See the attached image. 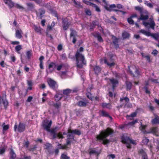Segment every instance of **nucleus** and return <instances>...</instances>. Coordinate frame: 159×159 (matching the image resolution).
<instances>
[{"instance_id":"nucleus-7","label":"nucleus","mask_w":159,"mask_h":159,"mask_svg":"<svg viewBox=\"0 0 159 159\" xmlns=\"http://www.w3.org/2000/svg\"><path fill=\"white\" fill-rule=\"evenodd\" d=\"M36 16L39 19H42L45 13V10L43 8H40L35 11Z\"/></svg>"},{"instance_id":"nucleus-40","label":"nucleus","mask_w":159,"mask_h":159,"mask_svg":"<svg viewBox=\"0 0 159 159\" xmlns=\"http://www.w3.org/2000/svg\"><path fill=\"white\" fill-rule=\"evenodd\" d=\"M58 145L59 146L58 148L59 149H65L66 150L68 148V147L66 146H65V145H62L61 144H58Z\"/></svg>"},{"instance_id":"nucleus-37","label":"nucleus","mask_w":159,"mask_h":159,"mask_svg":"<svg viewBox=\"0 0 159 159\" xmlns=\"http://www.w3.org/2000/svg\"><path fill=\"white\" fill-rule=\"evenodd\" d=\"M74 135L72 133H68L67 135V139H72L74 140Z\"/></svg>"},{"instance_id":"nucleus-43","label":"nucleus","mask_w":159,"mask_h":159,"mask_svg":"<svg viewBox=\"0 0 159 159\" xmlns=\"http://www.w3.org/2000/svg\"><path fill=\"white\" fill-rule=\"evenodd\" d=\"M120 100L121 102H122L123 100H125L126 102L128 103L129 101V99L127 97H123L120 98Z\"/></svg>"},{"instance_id":"nucleus-14","label":"nucleus","mask_w":159,"mask_h":159,"mask_svg":"<svg viewBox=\"0 0 159 159\" xmlns=\"http://www.w3.org/2000/svg\"><path fill=\"white\" fill-rule=\"evenodd\" d=\"M128 72L133 77H137L139 74V70H128Z\"/></svg>"},{"instance_id":"nucleus-20","label":"nucleus","mask_w":159,"mask_h":159,"mask_svg":"<svg viewBox=\"0 0 159 159\" xmlns=\"http://www.w3.org/2000/svg\"><path fill=\"white\" fill-rule=\"evenodd\" d=\"M149 16L148 15H143L142 13H140V17L138 18V20H145L148 19Z\"/></svg>"},{"instance_id":"nucleus-45","label":"nucleus","mask_w":159,"mask_h":159,"mask_svg":"<svg viewBox=\"0 0 159 159\" xmlns=\"http://www.w3.org/2000/svg\"><path fill=\"white\" fill-rule=\"evenodd\" d=\"M71 90L69 89H66L63 90V93L64 94L68 95L71 92Z\"/></svg>"},{"instance_id":"nucleus-58","label":"nucleus","mask_w":159,"mask_h":159,"mask_svg":"<svg viewBox=\"0 0 159 159\" xmlns=\"http://www.w3.org/2000/svg\"><path fill=\"white\" fill-rule=\"evenodd\" d=\"M85 13L86 15L89 16H91L92 14L91 11L89 10H86Z\"/></svg>"},{"instance_id":"nucleus-23","label":"nucleus","mask_w":159,"mask_h":159,"mask_svg":"<svg viewBox=\"0 0 159 159\" xmlns=\"http://www.w3.org/2000/svg\"><path fill=\"white\" fill-rule=\"evenodd\" d=\"M155 118L152 121V124H156L157 123H159V116L155 115Z\"/></svg>"},{"instance_id":"nucleus-38","label":"nucleus","mask_w":159,"mask_h":159,"mask_svg":"<svg viewBox=\"0 0 159 159\" xmlns=\"http://www.w3.org/2000/svg\"><path fill=\"white\" fill-rule=\"evenodd\" d=\"M84 51V48L82 47H80V48L77 50L75 54L78 53L79 55H83L81 53Z\"/></svg>"},{"instance_id":"nucleus-1","label":"nucleus","mask_w":159,"mask_h":159,"mask_svg":"<svg viewBox=\"0 0 159 159\" xmlns=\"http://www.w3.org/2000/svg\"><path fill=\"white\" fill-rule=\"evenodd\" d=\"M113 130L109 128H107L104 131L101 132L100 134L97 136L98 140H101L103 141V143L106 144L110 142L109 140L106 138L109 135L112 134L113 133Z\"/></svg>"},{"instance_id":"nucleus-48","label":"nucleus","mask_w":159,"mask_h":159,"mask_svg":"<svg viewBox=\"0 0 159 159\" xmlns=\"http://www.w3.org/2000/svg\"><path fill=\"white\" fill-rule=\"evenodd\" d=\"M135 9L136 10L138 11H139L140 13H141L143 12L142 9L139 6H136L135 7Z\"/></svg>"},{"instance_id":"nucleus-3","label":"nucleus","mask_w":159,"mask_h":159,"mask_svg":"<svg viewBox=\"0 0 159 159\" xmlns=\"http://www.w3.org/2000/svg\"><path fill=\"white\" fill-rule=\"evenodd\" d=\"M147 126L146 125H142V123H141V126L139 127V129L140 130L142 131L144 134L152 133L157 136L158 135L156 134L158 132V129L157 127H152L147 132L145 130Z\"/></svg>"},{"instance_id":"nucleus-60","label":"nucleus","mask_w":159,"mask_h":159,"mask_svg":"<svg viewBox=\"0 0 159 159\" xmlns=\"http://www.w3.org/2000/svg\"><path fill=\"white\" fill-rule=\"evenodd\" d=\"M57 50L59 51H60L62 50V46L61 45V44H59L57 47Z\"/></svg>"},{"instance_id":"nucleus-2","label":"nucleus","mask_w":159,"mask_h":159,"mask_svg":"<svg viewBox=\"0 0 159 159\" xmlns=\"http://www.w3.org/2000/svg\"><path fill=\"white\" fill-rule=\"evenodd\" d=\"M76 62L77 68L80 69L86 63V61L84 55H79L78 53L75 54Z\"/></svg>"},{"instance_id":"nucleus-61","label":"nucleus","mask_w":159,"mask_h":159,"mask_svg":"<svg viewBox=\"0 0 159 159\" xmlns=\"http://www.w3.org/2000/svg\"><path fill=\"white\" fill-rule=\"evenodd\" d=\"M14 74H12L13 75H16V74H17L18 75H20V74L21 73V72L20 70H16L15 72H14Z\"/></svg>"},{"instance_id":"nucleus-36","label":"nucleus","mask_w":159,"mask_h":159,"mask_svg":"<svg viewBox=\"0 0 159 159\" xmlns=\"http://www.w3.org/2000/svg\"><path fill=\"white\" fill-rule=\"evenodd\" d=\"M11 157L12 159H14L16 157V155L13 150L12 149H11L10 152Z\"/></svg>"},{"instance_id":"nucleus-10","label":"nucleus","mask_w":159,"mask_h":159,"mask_svg":"<svg viewBox=\"0 0 159 159\" xmlns=\"http://www.w3.org/2000/svg\"><path fill=\"white\" fill-rule=\"evenodd\" d=\"M5 4L7 5L10 8L14 6L15 3L11 0H3Z\"/></svg>"},{"instance_id":"nucleus-44","label":"nucleus","mask_w":159,"mask_h":159,"mask_svg":"<svg viewBox=\"0 0 159 159\" xmlns=\"http://www.w3.org/2000/svg\"><path fill=\"white\" fill-rule=\"evenodd\" d=\"M120 100L121 102H122L123 100H125L126 102L128 103L129 101V99L127 97H123L120 98Z\"/></svg>"},{"instance_id":"nucleus-8","label":"nucleus","mask_w":159,"mask_h":159,"mask_svg":"<svg viewBox=\"0 0 159 159\" xmlns=\"http://www.w3.org/2000/svg\"><path fill=\"white\" fill-rule=\"evenodd\" d=\"M0 104H3L5 108V109L7 108L8 102L6 99L5 94H3L2 96L0 97Z\"/></svg>"},{"instance_id":"nucleus-11","label":"nucleus","mask_w":159,"mask_h":159,"mask_svg":"<svg viewBox=\"0 0 159 159\" xmlns=\"http://www.w3.org/2000/svg\"><path fill=\"white\" fill-rule=\"evenodd\" d=\"M67 133H72L73 134H75L78 135H80L81 134L80 131L78 129L72 130L69 129L67 130Z\"/></svg>"},{"instance_id":"nucleus-32","label":"nucleus","mask_w":159,"mask_h":159,"mask_svg":"<svg viewBox=\"0 0 159 159\" xmlns=\"http://www.w3.org/2000/svg\"><path fill=\"white\" fill-rule=\"evenodd\" d=\"M22 49V46L21 45H18L15 48V51L18 54H20V51Z\"/></svg>"},{"instance_id":"nucleus-42","label":"nucleus","mask_w":159,"mask_h":159,"mask_svg":"<svg viewBox=\"0 0 159 159\" xmlns=\"http://www.w3.org/2000/svg\"><path fill=\"white\" fill-rule=\"evenodd\" d=\"M83 2L87 4L88 5H89L90 6H92V7L93 6V4H94L92 3L89 1H86V0H83Z\"/></svg>"},{"instance_id":"nucleus-33","label":"nucleus","mask_w":159,"mask_h":159,"mask_svg":"<svg viewBox=\"0 0 159 159\" xmlns=\"http://www.w3.org/2000/svg\"><path fill=\"white\" fill-rule=\"evenodd\" d=\"M32 54V51L31 50L28 51L26 52V55L28 59L29 60L30 59Z\"/></svg>"},{"instance_id":"nucleus-63","label":"nucleus","mask_w":159,"mask_h":159,"mask_svg":"<svg viewBox=\"0 0 159 159\" xmlns=\"http://www.w3.org/2000/svg\"><path fill=\"white\" fill-rule=\"evenodd\" d=\"M137 112H133L132 113L130 116H128L129 117H135L136 116Z\"/></svg>"},{"instance_id":"nucleus-17","label":"nucleus","mask_w":159,"mask_h":159,"mask_svg":"<svg viewBox=\"0 0 159 159\" xmlns=\"http://www.w3.org/2000/svg\"><path fill=\"white\" fill-rule=\"evenodd\" d=\"M26 5L27 6V9L29 11H32L34 8V5L33 3H27Z\"/></svg>"},{"instance_id":"nucleus-5","label":"nucleus","mask_w":159,"mask_h":159,"mask_svg":"<svg viewBox=\"0 0 159 159\" xmlns=\"http://www.w3.org/2000/svg\"><path fill=\"white\" fill-rule=\"evenodd\" d=\"M121 141L122 143L125 144L126 145L127 147L129 148H130L131 147L130 146V143L134 144V142L130 139L129 137L127 136H125L123 135L121 137Z\"/></svg>"},{"instance_id":"nucleus-24","label":"nucleus","mask_w":159,"mask_h":159,"mask_svg":"<svg viewBox=\"0 0 159 159\" xmlns=\"http://www.w3.org/2000/svg\"><path fill=\"white\" fill-rule=\"evenodd\" d=\"M126 87L127 90H130L132 85V83L129 81H126L125 82Z\"/></svg>"},{"instance_id":"nucleus-28","label":"nucleus","mask_w":159,"mask_h":159,"mask_svg":"<svg viewBox=\"0 0 159 159\" xmlns=\"http://www.w3.org/2000/svg\"><path fill=\"white\" fill-rule=\"evenodd\" d=\"M70 30L71 32L70 34V37H75V36L77 35V32L75 30L72 28H70Z\"/></svg>"},{"instance_id":"nucleus-54","label":"nucleus","mask_w":159,"mask_h":159,"mask_svg":"<svg viewBox=\"0 0 159 159\" xmlns=\"http://www.w3.org/2000/svg\"><path fill=\"white\" fill-rule=\"evenodd\" d=\"M37 148V146L36 145H34L33 147L29 149V150L30 151L33 152L36 150Z\"/></svg>"},{"instance_id":"nucleus-47","label":"nucleus","mask_w":159,"mask_h":159,"mask_svg":"<svg viewBox=\"0 0 159 159\" xmlns=\"http://www.w3.org/2000/svg\"><path fill=\"white\" fill-rule=\"evenodd\" d=\"M14 6L17 8L19 9H24V8L23 7L20 5L19 4H16L15 5L14 4Z\"/></svg>"},{"instance_id":"nucleus-6","label":"nucleus","mask_w":159,"mask_h":159,"mask_svg":"<svg viewBox=\"0 0 159 159\" xmlns=\"http://www.w3.org/2000/svg\"><path fill=\"white\" fill-rule=\"evenodd\" d=\"M62 26L63 29L64 30H66L68 29L70 25V23L68 21V19L66 17L62 18Z\"/></svg>"},{"instance_id":"nucleus-27","label":"nucleus","mask_w":159,"mask_h":159,"mask_svg":"<svg viewBox=\"0 0 159 159\" xmlns=\"http://www.w3.org/2000/svg\"><path fill=\"white\" fill-rule=\"evenodd\" d=\"M63 97V95L62 94L57 93L55 96V99L56 101H58Z\"/></svg>"},{"instance_id":"nucleus-62","label":"nucleus","mask_w":159,"mask_h":159,"mask_svg":"<svg viewBox=\"0 0 159 159\" xmlns=\"http://www.w3.org/2000/svg\"><path fill=\"white\" fill-rule=\"evenodd\" d=\"M67 73V71H61V73H60V74L61 75V76L62 77L63 76H64L66 75Z\"/></svg>"},{"instance_id":"nucleus-13","label":"nucleus","mask_w":159,"mask_h":159,"mask_svg":"<svg viewBox=\"0 0 159 159\" xmlns=\"http://www.w3.org/2000/svg\"><path fill=\"white\" fill-rule=\"evenodd\" d=\"M22 31L20 29L19 30H16L15 33L16 37L19 39H21L22 37Z\"/></svg>"},{"instance_id":"nucleus-46","label":"nucleus","mask_w":159,"mask_h":159,"mask_svg":"<svg viewBox=\"0 0 159 159\" xmlns=\"http://www.w3.org/2000/svg\"><path fill=\"white\" fill-rule=\"evenodd\" d=\"M102 106L103 107H106L110 108V105L109 104L103 103H102Z\"/></svg>"},{"instance_id":"nucleus-35","label":"nucleus","mask_w":159,"mask_h":159,"mask_svg":"<svg viewBox=\"0 0 159 159\" xmlns=\"http://www.w3.org/2000/svg\"><path fill=\"white\" fill-rule=\"evenodd\" d=\"M150 27L152 28V30L154 29V27L155 26V23L153 20H151L150 23H149Z\"/></svg>"},{"instance_id":"nucleus-30","label":"nucleus","mask_w":159,"mask_h":159,"mask_svg":"<svg viewBox=\"0 0 159 159\" xmlns=\"http://www.w3.org/2000/svg\"><path fill=\"white\" fill-rule=\"evenodd\" d=\"M139 155L142 156V157L147 156L146 152L142 149H141L139 150Z\"/></svg>"},{"instance_id":"nucleus-31","label":"nucleus","mask_w":159,"mask_h":159,"mask_svg":"<svg viewBox=\"0 0 159 159\" xmlns=\"http://www.w3.org/2000/svg\"><path fill=\"white\" fill-rule=\"evenodd\" d=\"M139 33H142V34L148 36H150V32L148 31H147L144 30H141L139 31Z\"/></svg>"},{"instance_id":"nucleus-39","label":"nucleus","mask_w":159,"mask_h":159,"mask_svg":"<svg viewBox=\"0 0 159 159\" xmlns=\"http://www.w3.org/2000/svg\"><path fill=\"white\" fill-rule=\"evenodd\" d=\"M127 21L130 25H134V22L132 20V18L130 17L127 18Z\"/></svg>"},{"instance_id":"nucleus-9","label":"nucleus","mask_w":159,"mask_h":159,"mask_svg":"<svg viewBox=\"0 0 159 159\" xmlns=\"http://www.w3.org/2000/svg\"><path fill=\"white\" fill-rule=\"evenodd\" d=\"M112 39H113L112 42L115 46V48L117 49L119 47V45L118 43L119 39L114 36L112 37Z\"/></svg>"},{"instance_id":"nucleus-41","label":"nucleus","mask_w":159,"mask_h":159,"mask_svg":"<svg viewBox=\"0 0 159 159\" xmlns=\"http://www.w3.org/2000/svg\"><path fill=\"white\" fill-rule=\"evenodd\" d=\"M102 115L103 116H106V117H108L109 118H110L111 120L112 119V118L111 116H110L106 112L104 111H102Z\"/></svg>"},{"instance_id":"nucleus-12","label":"nucleus","mask_w":159,"mask_h":159,"mask_svg":"<svg viewBox=\"0 0 159 159\" xmlns=\"http://www.w3.org/2000/svg\"><path fill=\"white\" fill-rule=\"evenodd\" d=\"M111 83L112 84V88L113 90H114L115 87H116V85L118 84V81L117 80L114 79L113 78L109 79Z\"/></svg>"},{"instance_id":"nucleus-26","label":"nucleus","mask_w":159,"mask_h":159,"mask_svg":"<svg viewBox=\"0 0 159 159\" xmlns=\"http://www.w3.org/2000/svg\"><path fill=\"white\" fill-rule=\"evenodd\" d=\"M104 63L107 64L110 67L114 66L115 64V63L114 62H112L111 63L108 62L106 58L104 59Z\"/></svg>"},{"instance_id":"nucleus-50","label":"nucleus","mask_w":159,"mask_h":159,"mask_svg":"<svg viewBox=\"0 0 159 159\" xmlns=\"http://www.w3.org/2000/svg\"><path fill=\"white\" fill-rule=\"evenodd\" d=\"M35 31L37 33H41V30L39 27H38L37 26H35L34 28Z\"/></svg>"},{"instance_id":"nucleus-4","label":"nucleus","mask_w":159,"mask_h":159,"mask_svg":"<svg viewBox=\"0 0 159 159\" xmlns=\"http://www.w3.org/2000/svg\"><path fill=\"white\" fill-rule=\"evenodd\" d=\"M52 124V121H50L48 124L45 123L43 124V127L44 129H46L47 131L50 132L52 134L57 133V131L58 129L57 127H56L51 129H50L51 126Z\"/></svg>"},{"instance_id":"nucleus-21","label":"nucleus","mask_w":159,"mask_h":159,"mask_svg":"<svg viewBox=\"0 0 159 159\" xmlns=\"http://www.w3.org/2000/svg\"><path fill=\"white\" fill-rule=\"evenodd\" d=\"M123 39H128L130 37V34L126 31L124 32L122 34Z\"/></svg>"},{"instance_id":"nucleus-19","label":"nucleus","mask_w":159,"mask_h":159,"mask_svg":"<svg viewBox=\"0 0 159 159\" xmlns=\"http://www.w3.org/2000/svg\"><path fill=\"white\" fill-rule=\"evenodd\" d=\"M98 25V22L96 20L93 21L92 22V23L90 25V30H93V29L95 27L96 25Z\"/></svg>"},{"instance_id":"nucleus-34","label":"nucleus","mask_w":159,"mask_h":159,"mask_svg":"<svg viewBox=\"0 0 159 159\" xmlns=\"http://www.w3.org/2000/svg\"><path fill=\"white\" fill-rule=\"evenodd\" d=\"M56 66L57 65L55 63L53 62H51L49 64L48 67L49 69L51 68H55Z\"/></svg>"},{"instance_id":"nucleus-52","label":"nucleus","mask_w":159,"mask_h":159,"mask_svg":"<svg viewBox=\"0 0 159 159\" xmlns=\"http://www.w3.org/2000/svg\"><path fill=\"white\" fill-rule=\"evenodd\" d=\"M89 153L90 155L92 154H97L98 155L99 154L95 150H91L90 151Z\"/></svg>"},{"instance_id":"nucleus-57","label":"nucleus","mask_w":159,"mask_h":159,"mask_svg":"<svg viewBox=\"0 0 159 159\" xmlns=\"http://www.w3.org/2000/svg\"><path fill=\"white\" fill-rule=\"evenodd\" d=\"M86 95L87 97L89 98V99L90 100L92 99V94L91 93H89V92L87 93L86 94Z\"/></svg>"},{"instance_id":"nucleus-51","label":"nucleus","mask_w":159,"mask_h":159,"mask_svg":"<svg viewBox=\"0 0 159 159\" xmlns=\"http://www.w3.org/2000/svg\"><path fill=\"white\" fill-rule=\"evenodd\" d=\"M61 158L62 159H69L70 157H68L66 155L62 154L61 155Z\"/></svg>"},{"instance_id":"nucleus-56","label":"nucleus","mask_w":159,"mask_h":159,"mask_svg":"<svg viewBox=\"0 0 159 159\" xmlns=\"http://www.w3.org/2000/svg\"><path fill=\"white\" fill-rule=\"evenodd\" d=\"M61 103L60 102L58 103H56V104H54V105H53V106L55 108H59L61 106Z\"/></svg>"},{"instance_id":"nucleus-15","label":"nucleus","mask_w":159,"mask_h":159,"mask_svg":"<svg viewBox=\"0 0 159 159\" xmlns=\"http://www.w3.org/2000/svg\"><path fill=\"white\" fill-rule=\"evenodd\" d=\"M48 83L49 86L52 88L54 89L56 84V82L51 79H49L48 81Z\"/></svg>"},{"instance_id":"nucleus-25","label":"nucleus","mask_w":159,"mask_h":159,"mask_svg":"<svg viewBox=\"0 0 159 159\" xmlns=\"http://www.w3.org/2000/svg\"><path fill=\"white\" fill-rule=\"evenodd\" d=\"M116 7V6L115 4H113L110 5L109 7H108L107 6H105V8L107 11H111L112 10V8H115Z\"/></svg>"},{"instance_id":"nucleus-53","label":"nucleus","mask_w":159,"mask_h":159,"mask_svg":"<svg viewBox=\"0 0 159 159\" xmlns=\"http://www.w3.org/2000/svg\"><path fill=\"white\" fill-rule=\"evenodd\" d=\"M146 60L149 62H150L151 61V60L150 59V57L149 55L146 56L145 57Z\"/></svg>"},{"instance_id":"nucleus-22","label":"nucleus","mask_w":159,"mask_h":159,"mask_svg":"<svg viewBox=\"0 0 159 159\" xmlns=\"http://www.w3.org/2000/svg\"><path fill=\"white\" fill-rule=\"evenodd\" d=\"M87 103L88 102H86L80 101L78 102L77 104L79 106L81 107H85L87 106Z\"/></svg>"},{"instance_id":"nucleus-64","label":"nucleus","mask_w":159,"mask_h":159,"mask_svg":"<svg viewBox=\"0 0 159 159\" xmlns=\"http://www.w3.org/2000/svg\"><path fill=\"white\" fill-rule=\"evenodd\" d=\"M29 143H30L29 141H27L26 142H25V143H24V146H25L27 148H28Z\"/></svg>"},{"instance_id":"nucleus-59","label":"nucleus","mask_w":159,"mask_h":159,"mask_svg":"<svg viewBox=\"0 0 159 159\" xmlns=\"http://www.w3.org/2000/svg\"><path fill=\"white\" fill-rule=\"evenodd\" d=\"M149 142V140L148 139L145 138L144 139H143V143L144 144H147Z\"/></svg>"},{"instance_id":"nucleus-55","label":"nucleus","mask_w":159,"mask_h":159,"mask_svg":"<svg viewBox=\"0 0 159 159\" xmlns=\"http://www.w3.org/2000/svg\"><path fill=\"white\" fill-rule=\"evenodd\" d=\"M137 122V120H136L134 121H133L131 122H129V123H128V124L127 125H134L135 123Z\"/></svg>"},{"instance_id":"nucleus-18","label":"nucleus","mask_w":159,"mask_h":159,"mask_svg":"<svg viewBox=\"0 0 159 159\" xmlns=\"http://www.w3.org/2000/svg\"><path fill=\"white\" fill-rule=\"evenodd\" d=\"M150 36L154 38L156 41L159 42V33H150Z\"/></svg>"},{"instance_id":"nucleus-29","label":"nucleus","mask_w":159,"mask_h":159,"mask_svg":"<svg viewBox=\"0 0 159 159\" xmlns=\"http://www.w3.org/2000/svg\"><path fill=\"white\" fill-rule=\"evenodd\" d=\"M95 38H97L98 39V41L100 42H103V40L102 37L101 36L100 34L99 33H97L94 36Z\"/></svg>"},{"instance_id":"nucleus-49","label":"nucleus","mask_w":159,"mask_h":159,"mask_svg":"<svg viewBox=\"0 0 159 159\" xmlns=\"http://www.w3.org/2000/svg\"><path fill=\"white\" fill-rule=\"evenodd\" d=\"M93 7L95 8V10L97 11L98 12H100L101 11V10L100 8L96 5L95 4H93Z\"/></svg>"},{"instance_id":"nucleus-16","label":"nucleus","mask_w":159,"mask_h":159,"mask_svg":"<svg viewBox=\"0 0 159 159\" xmlns=\"http://www.w3.org/2000/svg\"><path fill=\"white\" fill-rule=\"evenodd\" d=\"M25 125L23 124L20 123L19 124L18 128V132H23L25 130Z\"/></svg>"}]
</instances>
